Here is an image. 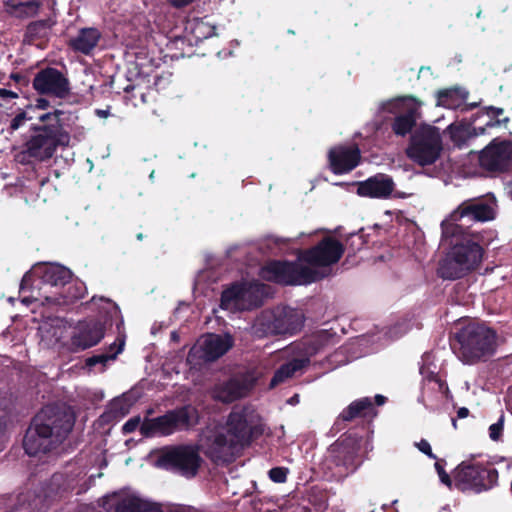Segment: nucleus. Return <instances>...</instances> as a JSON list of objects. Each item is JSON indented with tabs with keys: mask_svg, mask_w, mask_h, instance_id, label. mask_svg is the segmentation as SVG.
<instances>
[{
	"mask_svg": "<svg viewBox=\"0 0 512 512\" xmlns=\"http://www.w3.org/2000/svg\"><path fill=\"white\" fill-rule=\"evenodd\" d=\"M344 253L340 241L326 237L315 247L301 251L297 261H274L269 263L262 276L280 284L305 285L324 278L327 268L337 263Z\"/></svg>",
	"mask_w": 512,
	"mask_h": 512,
	"instance_id": "f257e3e1",
	"label": "nucleus"
},
{
	"mask_svg": "<svg viewBox=\"0 0 512 512\" xmlns=\"http://www.w3.org/2000/svg\"><path fill=\"white\" fill-rule=\"evenodd\" d=\"M74 421V416L68 409L44 407L26 432L23 440L25 452L36 456L58 446L71 432Z\"/></svg>",
	"mask_w": 512,
	"mask_h": 512,
	"instance_id": "f03ea898",
	"label": "nucleus"
},
{
	"mask_svg": "<svg viewBox=\"0 0 512 512\" xmlns=\"http://www.w3.org/2000/svg\"><path fill=\"white\" fill-rule=\"evenodd\" d=\"M258 414L252 406H236L228 416L226 426L218 431L206 448V455L213 461H229L235 453L247 445L252 426Z\"/></svg>",
	"mask_w": 512,
	"mask_h": 512,
	"instance_id": "7ed1b4c3",
	"label": "nucleus"
},
{
	"mask_svg": "<svg viewBox=\"0 0 512 512\" xmlns=\"http://www.w3.org/2000/svg\"><path fill=\"white\" fill-rule=\"evenodd\" d=\"M64 115V111L56 109L38 117L40 123L32 126L33 133L18 156L21 162L28 159L44 162L54 156L58 147L69 146L71 136L63 127Z\"/></svg>",
	"mask_w": 512,
	"mask_h": 512,
	"instance_id": "20e7f679",
	"label": "nucleus"
},
{
	"mask_svg": "<svg viewBox=\"0 0 512 512\" xmlns=\"http://www.w3.org/2000/svg\"><path fill=\"white\" fill-rule=\"evenodd\" d=\"M451 245L450 251L440 262L438 275L443 279L455 280L475 270L481 263L483 248L468 232L445 238Z\"/></svg>",
	"mask_w": 512,
	"mask_h": 512,
	"instance_id": "39448f33",
	"label": "nucleus"
},
{
	"mask_svg": "<svg viewBox=\"0 0 512 512\" xmlns=\"http://www.w3.org/2000/svg\"><path fill=\"white\" fill-rule=\"evenodd\" d=\"M459 355L466 363H473L490 357L497 347V335L494 330L479 323H469L457 334Z\"/></svg>",
	"mask_w": 512,
	"mask_h": 512,
	"instance_id": "423d86ee",
	"label": "nucleus"
},
{
	"mask_svg": "<svg viewBox=\"0 0 512 512\" xmlns=\"http://www.w3.org/2000/svg\"><path fill=\"white\" fill-rule=\"evenodd\" d=\"M303 323L304 316L301 311L290 307H277L262 311L254 320L251 330L258 338L276 334L293 335L301 330Z\"/></svg>",
	"mask_w": 512,
	"mask_h": 512,
	"instance_id": "0eeeda50",
	"label": "nucleus"
},
{
	"mask_svg": "<svg viewBox=\"0 0 512 512\" xmlns=\"http://www.w3.org/2000/svg\"><path fill=\"white\" fill-rule=\"evenodd\" d=\"M496 203L489 198H473L463 201L448 217L441 222L442 236L445 238L466 232L458 221L486 222L493 220L496 214Z\"/></svg>",
	"mask_w": 512,
	"mask_h": 512,
	"instance_id": "6e6552de",
	"label": "nucleus"
},
{
	"mask_svg": "<svg viewBox=\"0 0 512 512\" xmlns=\"http://www.w3.org/2000/svg\"><path fill=\"white\" fill-rule=\"evenodd\" d=\"M198 411L191 405L167 412L163 416L144 419L141 434L145 437L168 436L176 431L188 429L198 423Z\"/></svg>",
	"mask_w": 512,
	"mask_h": 512,
	"instance_id": "1a4fd4ad",
	"label": "nucleus"
},
{
	"mask_svg": "<svg viewBox=\"0 0 512 512\" xmlns=\"http://www.w3.org/2000/svg\"><path fill=\"white\" fill-rule=\"evenodd\" d=\"M202 459L194 445L167 446L159 452L156 464L160 468L173 471L184 477H194Z\"/></svg>",
	"mask_w": 512,
	"mask_h": 512,
	"instance_id": "9d476101",
	"label": "nucleus"
},
{
	"mask_svg": "<svg viewBox=\"0 0 512 512\" xmlns=\"http://www.w3.org/2000/svg\"><path fill=\"white\" fill-rule=\"evenodd\" d=\"M442 150L439 130L430 125L420 126L411 137L407 155L419 165L434 163Z\"/></svg>",
	"mask_w": 512,
	"mask_h": 512,
	"instance_id": "9b49d317",
	"label": "nucleus"
},
{
	"mask_svg": "<svg viewBox=\"0 0 512 512\" xmlns=\"http://www.w3.org/2000/svg\"><path fill=\"white\" fill-rule=\"evenodd\" d=\"M498 480L495 468L479 464H461L455 476V484L461 491L480 493L494 487Z\"/></svg>",
	"mask_w": 512,
	"mask_h": 512,
	"instance_id": "f8f14e48",
	"label": "nucleus"
},
{
	"mask_svg": "<svg viewBox=\"0 0 512 512\" xmlns=\"http://www.w3.org/2000/svg\"><path fill=\"white\" fill-rule=\"evenodd\" d=\"M233 345L230 335L207 334L190 349L187 362L197 368L224 355Z\"/></svg>",
	"mask_w": 512,
	"mask_h": 512,
	"instance_id": "ddd939ff",
	"label": "nucleus"
},
{
	"mask_svg": "<svg viewBox=\"0 0 512 512\" xmlns=\"http://www.w3.org/2000/svg\"><path fill=\"white\" fill-rule=\"evenodd\" d=\"M421 102L413 97H402L383 104V109L397 113L391 128L395 135L404 137L416 126L420 113Z\"/></svg>",
	"mask_w": 512,
	"mask_h": 512,
	"instance_id": "4468645a",
	"label": "nucleus"
},
{
	"mask_svg": "<svg viewBox=\"0 0 512 512\" xmlns=\"http://www.w3.org/2000/svg\"><path fill=\"white\" fill-rule=\"evenodd\" d=\"M478 161L480 168L490 174L507 172L512 167V141L494 138L479 152Z\"/></svg>",
	"mask_w": 512,
	"mask_h": 512,
	"instance_id": "2eb2a0df",
	"label": "nucleus"
},
{
	"mask_svg": "<svg viewBox=\"0 0 512 512\" xmlns=\"http://www.w3.org/2000/svg\"><path fill=\"white\" fill-rule=\"evenodd\" d=\"M258 376L253 371L237 374L228 380L215 384L211 393L213 399L231 403L245 397L253 389Z\"/></svg>",
	"mask_w": 512,
	"mask_h": 512,
	"instance_id": "dca6fc26",
	"label": "nucleus"
},
{
	"mask_svg": "<svg viewBox=\"0 0 512 512\" xmlns=\"http://www.w3.org/2000/svg\"><path fill=\"white\" fill-rule=\"evenodd\" d=\"M32 85L39 94L59 99H65L71 93V84L67 75L52 67L37 72Z\"/></svg>",
	"mask_w": 512,
	"mask_h": 512,
	"instance_id": "f3484780",
	"label": "nucleus"
},
{
	"mask_svg": "<svg viewBox=\"0 0 512 512\" xmlns=\"http://www.w3.org/2000/svg\"><path fill=\"white\" fill-rule=\"evenodd\" d=\"M261 288L259 284H234L223 291L221 308L232 312L249 310L258 305L259 298L255 293Z\"/></svg>",
	"mask_w": 512,
	"mask_h": 512,
	"instance_id": "a211bd4d",
	"label": "nucleus"
},
{
	"mask_svg": "<svg viewBox=\"0 0 512 512\" xmlns=\"http://www.w3.org/2000/svg\"><path fill=\"white\" fill-rule=\"evenodd\" d=\"M107 512H162L161 506L135 494L114 493L103 499Z\"/></svg>",
	"mask_w": 512,
	"mask_h": 512,
	"instance_id": "6ab92c4d",
	"label": "nucleus"
},
{
	"mask_svg": "<svg viewBox=\"0 0 512 512\" xmlns=\"http://www.w3.org/2000/svg\"><path fill=\"white\" fill-rule=\"evenodd\" d=\"M104 337V325L94 319L79 321L71 336L74 350H85L97 345Z\"/></svg>",
	"mask_w": 512,
	"mask_h": 512,
	"instance_id": "aec40b11",
	"label": "nucleus"
},
{
	"mask_svg": "<svg viewBox=\"0 0 512 512\" xmlns=\"http://www.w3.org/2000/svg\"><path fill=\"white\" fill-rule=\"evenodd\" d=\"M328 156L331 170L335 174H344L358 165L360 150L356 146H339L332 148Z\"/></svg>",
	"mask_w": 512,
	"mask_h": 512,
	"instance_id": "412c9836",
	"label": "nucleus"
},
{
	"mask_svg": "<svg viewBox=\"0 0 512 512\" xmlns=\"http://www.w3.org/2000/svg\"><path fill=\"white\" fill-rule=\"evenodd\" d=\"M394 187V181L390 176L379 173L360 182L357 193L364 197L386 199L391 196Z\"/></svg>",
	"mask_w": 512,
	"mask_h": 512,
	"instance_id": "4be33fe9",
	"label": "nucleus"
},
{
	"mask_svg": "<svg viewBox=\"0 0 512 512\" xmlns=\"http://www.w3.org/2000/svg\"><path fill=\"white\" fill-rule=\"evenodd\" d=\"M5 12L18 19L36 16L41 8L39 0H2Z\"/></svg>",
	"mask_w": 512,
	"mask_h": 512,
	"instance_id": "5701e85b",
	"label": "nucleus"
},
{
	"mask_svg": "<svg viewBox=\"0 0 512 512\" xmlns=\"http://www.w3.org/2000/svg\"><path fill=\"white\" fill-rule=\"evenodd\" d=\"M101 34L95 28H83L69 40V46L76 52L88 55L97 46Z\"/></svg>",
	"mask_w": 512,
	"mask_h": 512,
	"instance_id": "b1692460",
	"label": "nucleus"
},
{
	"mask_svg": "<svg viewBox=\"0 0 512 512\" xmlns=\"http://www.w3.org/2000/svg\"><path fill=\"white\" fill-rule=\"evenodd\" d=\"M467 93H463L458 89H446L439 91L437 95V104L449 109H461L466 111L476 107V104H466Z\"/></svg>",
	"mask_w": 512,
	"mask_h": 512,
	"instance_id": "393cba45",
	"label": "nucleus"
},
{
	"mask_svg": "<svg viewBox=\"0 0 512 512\" xmlns=\"http://www.w3.org/2000/svg\"><path fill=\"white\" fill-rule=\"evenodd\" d=\"M448 130L451 140L458 147L465 146L477 136L485 134V128H476L471 124H451Z\"/></svg>",
	"mask_w": 512,
	"mask_h": 512,
	"instance_id": "a878e982",
	"label": "nucleus"
},
{
	"mask_svg": "<svg viewBox=\"0 0 512 512\" xmlns=\"http://www.w3.org/2000/svg\"><path fill=\"white\" fill-rule=\"evenodd\" d=\"M373 402L369 397H364L353 401L338 416L337 421H352L356 417H364L373 412Z\"/></svg>",
	"mask_w": 512,
	"mask_h": 512,
	"instance_id": "bb28decb",
	"label": "nucleus"
},
{
	"mask_svg": "<svg viewBox=\"0 0 512 512\" xmlns=\"http://www.w3.org/2000/svg\"><path fill=\"white\" fill-rule=\"evenodd\" d=\"M71 277V271L61 265L46 266L41 275L42 282L53 287L66 285Z\"/></svg>",
	"mask_w": 512,
	"mask_h": 512,
	"instance_id": "cd10ccee",
	"label": "nucleus"
},
{
	"mask_svg": "<svg viewBox=\"0 0 512 512\" xmlns=\"http://www.w3.org/2000/svg\"><path fill=\"white\" fill-rule=\"evenodd\" d=\"M309 363L308 358H300L293 359L292 361L283 364L279 369L274 373L273 378L271 379L270 388H274L280 383H283L287 379L291 378L297 371L301 370Z\"/></svg>",
	"mask_w": 512,
	"mask_h": 512,
	"instance_id": "c85d7f7f",
	"label": "nucleus"
},
{
	"mask_svg": "<svg viewBox=\"0 0 512 512\" xmlns=\"http://www.w3.org/2000/svg\"><path fill=\"white\" fill-rule=\"evenodd\" d=\"M333 342V335L327 330L320 331L307 339L303 345V352L307 356L306 358L317 354L328 344Z\"/></svg>",
	"mask_w": 512,
	"mask_h": 512,
	"instance_id": "c756f323",
	"label": "nucleus"
},
{
	"mask_svg": "<svg viewBox=\"0 0 512 512\" xmlns=\"http://www.w3.org/2000/svg\"><path fill=\"white\" fill-rule=\"evenodd\" d=\"M51 28L49 20H38L31 22L25 31V39L32 43L34 40L47 37Z\"/></svg>",
	"mask_w": 512,
	"mask_h": 512,
	"instance_id": "7c9ffc66",
	"label": "nucleus"
},
{
	"mask_svg": "<svg viewBox=\"0 0 512 512\" xmlns=\"http://www.w3.org/2000/svg\"><path fill=\"white\" fill-rule=\"evenodd\" d=\"M73 486L71 482L67 479V477L63 474H54L51 478L48 496L51 495H61L63 492H67L72 490Z\"/></svg>",
	"mask_w": 512,
	"mask_h": 512,
	"instance_id": "2f4dec72",
	"label": "nucleus"
},
{
	"mask_svg": "<svg viewBox=\"0 0 512 512\" xmlns=\"http://www.w3.org/2000/svg\"><path fill=\"white\" fill-rule=\"evenodd\" d=\"M83 291L81 286L73 285L69 286L68 291L66 294L61 296L60 298L52 299L50 297H47V301H53L57 304H68L73 302L74 300L80 299L83 297Z\"/></svg>",
	"mask_w": 512,
	"mask_h": 512,
	"instance_id": "473e14b6",
	"label": "nucleus"
},
{
	"mask_svg": "<svg viewBox=\"0 0 512 512\" xmlns=\"http://www.w3.org/2000/svg\"><path fill=\"white\" fill-rule=\"evenodd\" d=\"M124 343L122 342L116 349V351L113 354H100L95 355L86 360L87 366H95L98 363L105 364L107 361L114 360L116 356L122 351Z\"/></svg>",
	"mask_w": 512,
	"mask_h": 512,
	"instance_id": "72a5a7b5",
	"label": "nucleus"
},
{
	"mask_svg": "<svg viewBox=\"0 0 512 512\" xmlns=\"http://www.w3.org/2000/svg\"><path fill=\"white\" fill-rule=\"evenodd\" d=\"M288 469L285 467H274L269 470V478L275 483H284L287 480Z\"/></svg>",
	"mask_w": 512,
	"mask_h": 512,
	"instance_id": "f704fd0d",
	"label": "nucleus"
},
{
	"mask_svg": "<svg viewBox=\"0 0 512 512\" xmlns=\"http://www.w3.org/2000/svg\"><path fill=\"white\" fill-rule=\"evenodd\" d=\"M504 416L501 415L496 423H493L489 427V436L493 441H498L503 431Z\"/></svg>",
	"mask_w": 512,
	"mask_h": 512,
	"instance_id": "c9c22d12",
	"label": "nucleus"
},
{
	"mask_svg": "<svg viewBox=\"0 0 512 512\" xmlns=\"http://www.w3.org/2000/svg\"><path fill=\"white\" fill-rule=\"evenodd\" d=\"M143 421H141L140 416H135L130 418L122 427V431L124 434H129L134 432L137 428L141 430V425Z\"/></svg>",
	"mask_w": 512,
	"mask_h": 512,
	"instance_id": "e433bc0d",
	"label": "nucleus"
},
{
	"mask_svg": "<svg viewBox=\"0 0 512 512\" xmlns=\"http://www.w3.org/2000/svg\"><path fill=\"white\" fill-rule=\"evenodd\" d=\"M30 118L27 116L26 112L22 111L18 113L10 122V129L12 131L18 130L20 127H22L26 121H28Z\"/></svg>",
	"mask_w": 512,
	"mask_h": 512,
	"instance_id": "4c0bfd02",
	"label": "nucleus"
},
{
	"mask_svg": "<svg viewBox=\"0 0 512 512\" xmlns=\"http://www.w3.org/2000/svg\"><path fill=\"white\" fill-rule=\"evenodd\" d=\"M489 120L485 123L484 126H481L480 128H485V132L490 128L499 127L501 125H506L509 122V118L505 117L503 119H497L492 116H488Z\"/></svg>",
	"mask_w": 512,
	"mask_h": 512,
	"instance_id": "58836bf2",
	"label": "nucleus"
},
{
	"mask_svg": "<svg viewBox=\"0 0 512 512\" xmlns=\"http://www.w3.org/2000/svg\"><path fill=\"white\" fill-rule=\"evenodd\" d=\"M428 385H432L433 389L437 387L438 391L443 395H447L449 392L448 386L438 378L429 380Z\"/></svg>",
	"mask_w": 512,
	"mask_h": 512,
	"instance_id": "ea45409f",
	"label": "nucleus"
},
{
	"mask_svg": "<svg viewBox=\"0 0 512 512\" xmlns=\"http://www.w3.org/2000/svg\"><path fill=\"white\" fill-rule=\"evenodd\" d=\"M435 468L438 472L439 478L441 482L447 486H451V480L449 475L445 472L444 468L439 462L435 463Z\"/></svg>",
	"mask_w": 512,
	"mask_h": 512,
	"instance_id": "a19ab883",
	"label": "nucleus"
},
{
	"mask_svg": "<svg viewBox=\"0 0 512 512\" xmlns=\"http://www.w3.org/2000/svg\"><path fill=\"white\" fill-rule=\"evenodd\" d=\"M419 450L429 456L432 459H435L436 456L433 454L430 444L426 440H421L417 444Z\"/></svg>",
	"mask_w": 512,
	"mask_h": 512,
	"instance_id": "79ce46f5",
	"label": "nucleus"
},
{
	"mask_svg": "<svg viewBox=\"0 0 512 512\" xmlns=\"http://www.w3.org/2000/svg\"><path fill=\"white\" fill-rule=\"evenodd\" d=\"M168 3L176 8V9H181V8H184V7H187L189 6L190 4H192L195 0H167Z\"/></svg>",
	"mask_w": 512,
	"mask_h": 512,
	"instance_id": "37998d69",
	"label": "nucleus"
},
{
	"mask_svg": "<svg viewBox=\"0 0 512 512\" xmlns=\"http://www.w3.org/2000/svg\"><path fill=\"white\" fill-rule=\"evenodd\" d=\"M18 94L12 90H8L5 88H0V98L8 99V98H17Z\"/></svg>",
	"mask_w": 512,
	"mask_h": 512,
	"instance_id": "c03bdc74",
	"label": "nucleus"
},
{
	"mask_svg": "<svg viewBox=\"0 0 512 512\" xmlns=\"http://www.w3.org/2000/svg\"><path fill=\"white\" fill-rule=\"evenodd\" d=\"M487 116L498 117L503 114V109L498 107L490 106L487 108Z\"/></svg>",
	"mask_w": 512,
	"mask_h": 512,
	"instance_id": "a18cd8bd",
	"label": "nucleus"
},
{
	"mask_svg": "<svg viewBox=\"0 0 512 512\" xmlns=\"http://www.w3.org/2000/svg\"><path fill=\"white\" fill-rule=\"evenodd\" d=\"M35 106L38 109H46L49 106V101L45 98H39L36 100Z\"/></svg>",
	"mask_w": 512,
	"mask_h": 512,
	"instance_id": "49530a36",
	"label": "nucleus"
},
{
	"mask_svg": "<svg viewBox=\"0 0 512 512\" xmlns=\"http://www.w3.org/2000/svg\"><path fill=\"white\" fill-rule=\"evenodd\" d=\"M469 415V410L466 407H461L457 411V417L459 419L466 418Z\"/></svg>",
	"mask_w": 512,
	"mask_h": 512,
	"instance_id": "de8ad7c7",
	"label": "nucleus"
},
{
	"mask_svg": "<svg viewBox=\"0 0 512 512\" xmlns=\"http://www.w3.org/2000/svg\"><path fill=\"white\" fill-rule=\"evenodd\" d=\"M345 447L343 446V443H336L334 446H333V452H338V453H344L345 452Z\"/></svg>",
	"mask_w": 512,
	"mask_h": 512,
	"instance_id": "09e8293b",
	"label": "nucleus"
},
{
	"mask_svg": "<svg viewBox=\"0 0 512 512\" xmlns=\"http://www.w3.org/2000/svg\"><path fill=\"white\" fill-rule=\"evenodd\" d=\"M385 401H386V397H384L383 395L378 394L375 396V402L377 405H383L385 403Z\"/></svg>",
	"mask_w": 512,
	"mask_h": 512,
	"instance_id": "8fccbe9b",
	"label": "nucleus"
},
{
	"mask_svg": "<svg viewBox=\"0 0 512 512\" xmlns=\"http://www.w3.org/2000/svg\"><path fill=\"white\" fill-rule=\"evenodd\" d=\"M100 300L101 301H106V303L109 306V309L113 310L115 313L117 312V306L114 303H112L110 300L104 299L103 297H101Z\"/></svg>",
	"mask_w": 512,
	"mask_h": 512,
	"instance_id": "3c124183",
	"label": "nucleus"
},
{
	"mask_svg": "<svg viewBox=\"0 0 512 512\" xmlns=\"http://www.w3.org/2000/svg\"><path fill=\"white\" fill-rule=\"evenodd\" d=\"M274 241L275 243L279 244V243H289L291 241L290 238H280V237H275L274 238Z\"/></svg>",
	"mask_w": 512,
	"mask_h": 512,
	"instance_id": "603ef678",
	"label": "nucleus"
},
{
	"mask_svg": "<svg viewBox=\"0 0 512 512\" xmlns=\"http://www.w3.org/2000/svg\"><path fill=\"white\" fill-rule=\"evenodd\" d=\"M96 113L98 116L104 117V118L107 117L109 114V112L107 110H96Z\"/></svg>",
	"mask_w": 512,
	"mask_h": 512,
	"instance_id": "864d4df0",
	"label": "nucleus"
},
{
	"mask_svg": "<svg viewBox=\"0 0 512 512\" xmlns=\"http://www.w3.org/2000/svg\"><path fill=\"white\" fill-rule=\"evenodd\" d=\"M299 399H298V395H294L290 400L289 402L290 403H298Z\"/></svg>",
	"mask_w": 512,
	"mask_h": 512,
	"instance_id": "5fc2aeb1",
	"label": "nucleus"
},
{
	"mask_svg": "<svg viewBox=\"0 0 512 512\" xmlns=\"http://www.w3.org/2000/svg\"><path fill=\"white\" fill-rule=\"evenodd\" d=\"M28 278H29V275H28V274H25V275H24V277H23V279H22L21 288H23V285H24V283H26V282H27Z\"/></svg>",
	"mask_w": 512,
	"mask_h": 512,
	"instance_id": "6e6d98bb",
	"label": "nucleus"
},
{
	"mask_svg": "<svg viewBox=\"0 0 512 512\" xmlns=\"http://www.w3.org/2000/svg\"><path fill=\"white\" fill-rule=\"evenodd\" d=\"M137 239L138 240H142L143 239V234L142 233L137 234Z\"/></svg>",
	"mask_w": 512,
	"mask_h": 512,
	"instance_id": "4d7b16f0",
	"label": "nucleus"
},
{
	"mask_svg": "<svg viewBox=\"0 0 512 512\" xmlns=\"http://www.w3.org/2000/svg\"><path fill=\"white\" fill-rule=\"evenodd\" d=\"M452 424H453L454 428H456V427H457V421H456V419H452Z\"/></svg>",
	"mask_w": 512,
	"mask_h": 512,
	"instance_id": "13d9d810",
	"label": "nucleus"
},
{
	"mask_svg": "<svg viewBox=\"0 0 512 512\" xmlns=\"http://www.w3.org/2000/svg\"><path fill=\"white\" fill-rule=\"evenodd\" d=\"M11 78H13V79H17V78H18V76H17V75L12 74V75H11Z\"/></svg>",
	"mask_w": 512,
	"mask_h": 512,
	"instance_id": "bf43d9fd",
	"label": "nucleus"
},
{
	"mask_svg": "<svg viewBox=\"0 0 512 512\" xmlns=\"http://www.w3.org/2000/svg\"><path fill=\"white\" fill-rule=\"evenodd\" d=\"M481 16V11H478L477 17L479 18Z\"/></svg>",
	"mask_w": 512,
	"mask_h": 512,
	"instance_id": "052dcab7",
	"label": "nucleus"
}]
</instances>
